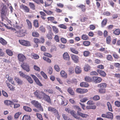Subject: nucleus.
I'll return each mask as SVG.
<instances>
[{
    "label": "nucleus",
    "mask_w": 120,
    "mask_h": 120,
    "mask_svg": "<svg viewBox=\"0 0 120 120\" xmlns=\"http://www.w3.org/2000/svg\"><path fill=\"white\" fill-rule=\"evenodd\" d=\"M23 108L25 111L27 112H30L32 111L31 109L30 108L27 106H24Z\"/></svg>",
    "instance_id": "40"
},
{
    "label": "nucleus",
    "mask_w": 120,
    "mask_h": 120,
    "mask_svg": "<svg viewBox=\"0 0 120 120\" xmlns=\"http://www.w3.org/2000/svg\"><path fill=\"white\" fill-rule=\"evenodd\" d=\"M63 59L69 61L70 60V57L68 53L67 52H64L63 55Z\"/></svg>",
    "instance_id": "16"
},
{
    "label": "nucleus",
    "mask_w": 120,
    "mask_h": 120,
    "mask_svg": "<svg viewBox=\"0 0 120 120\" xmlns=\"http://www.w3.org/2000/svg\"><path fill=\"white\" fill-rule=\"evenodd\" d=\"M45 93L42 91H40L39 90H37L35 91L34 94V95L38 98L41 99L43 95V93Z\"/></svg>",
    "instance_id": "6"
},
{
    "label": "nucleus",
    "mask_w": 120,
    "mask_h": 120,
    "mask_svg": "<svg viewBox=\"0 0 120 120\" xmlns=\"http://www.w3.org/2000/svg\"><path fill=\"white\" fill-rule=\"evenodd\" d=\"M6 78L7 79V80L9 82H11L12 84H14V81H13V79L11 77H10L8 75H6Z\"/></svg>",
    "instance_id": "23"
},
{
    "label": "nucleus",
    "mask_w": 120,
    "mask_h": 120,
    "mask_svg": "<svg viewBox=\"0 0 120 120\" xmlns=\"http://www.w3.org/2000/svg\"><path fill=\"white\" fill-rule=\"evenodd\" d=\"M70 113L76 119L78 118L77 115L75 114L74 111L73 110L71 111Z\"/></svg>",
    "instance_id": "43"
},
{
    "label": "nucleus",
    "mask_w": 120,
    "mask_h": 120,
    "mask_svg": "<svg viewBox=\"0 0 120 120\" xmlns=\"http://www.w3.org/2000/svg\"><path fill=\"white\" fill-rule=\"evenodd\" d=\"M114 65L115 67L118 68V71H120V64L118 63H115Z\"/></svg>",
    "instance_id": "56"
},
{
    "label": "nucleus",
    "mask_w": 120,
    "mask_h": 120,
    "mask_svg": "<svg viewBox=\"0 0 120 120\" xmlns=\"http://www.w3.org/2000/svg\"><path fill=\"white\" fill-rule=\"evenodd\" d=\"M81 38L84 40H88L89 39L88 36L86 34H83Z\"/></svg>",
    "instance_id": "50"
},
{
    "label": "nucleus",
    "mask_w": 120,
    "mask_h": 120,
    "mask_svg": "<svg viewBox=\"0 0 120 120\" xmlns=\"http://www.w3.org/2000/svg\"><path fill=\"white\" fill-rule=\"evenodd\" d=\"M93 99L94 101H97L100 99V97L99 96L96 95L93 97Z\"/></svg>",
    "instance_id": "57"
},
{
    "label": "nucleus",
    "mask_w": 120,
    "mask_h": 120,
    "mask_svg": "<svg viewBox=\"0 0 120 120\" xmlns=\"http://www.w3.org/2000/svg\"><path fill=\"white\" fill-rule=\"evenodd\" d=\"M102 79L100 77L98 76L93 77V82L96 83H100L101 82Z\"/></svg>",
    "instance_id": "13"
},
{
    "label": "nucleus",
    "mask_w": 120,
    "mask_h": 120,
    "mask_svg": "<svg viewBox=\"0 0 120 120\" xmlns=\"http://www.w3.org/2000/svg\"><path fill=\"white\" fill-rule=\"evenodd\" d=\"M21 45L26 46H29L31 45L29 41L24 40H19V41Z\"/></svg>",
    "instance_id": "10"
},
{
    "label": "nucleus",
    "mask_w": 120,
    "mask_h": 120,
    "mask_svg": "<svg viewBox=\"0 0 120 120\" xmlns=\"http://www.w3.org/2000/svg\"><path fill=\"white\" fill-rule=\"evenodd\" d=\"M43 11L47 15H50L53 13L52 11H47L45 10H43Z\"/></svg>",
    "instance_id": "58"
},
{
    "label": "nucleus",
    "mask_w": 120,
    "mask_h": 120,
    "mask_svg": "<svg viewBox=\"0 0 120 120\" xmlns=\"http://www.w3.org/2000/svg\"><path fill=\"white\" fill-rule=\"evenodd\" d=\"M106 58L107 60L109 61H112L113 60V58L112 56L110 55H107Z\"/></svg>",
    "instance_id": "51"
},
{
    "label": "nucleus",
    "mask_w": 120,
    "mask_h": 120,
    "mask_svg": "<svg viewBox=\"0 0 120 120\" xmlns=\"http://www.w3.org/2000/svg\"><path fill=\"white\" fill-rule=\"evenodd\" d=\"M30 116L25 115L23 117L22 120H30Z\"/></svg>",
    "instance_id": "38"
},
{
    "label": "nucleus",
    "mask_w": 120,
    "mask_h": 120,
    "mask_svg": "<svg viewBox=\"0 0 120 120\" xmlns=\"http://www.w3.org/2000/svg\"><path fill=\"white\" fill-rule=\"evenodd\" d=\"M40 13L41 15V18L42 19L45 20L46 18L44 17L46 16V15L45 13L44 12L41 11L40 12Z\"/></svg>",
    "instance_id": "33"
},
{
    "label": "nucleus",
    "mask_w": 120,
    "mask_h": 120,
    "mask_svg": "<svg viewBox=\"0 0 120 120\" xmlns=\"http://www.w3.org/2000/svg\"><path fill=\"white\" fill-rule=\"evenodd\" d=\"M90 67L87 64L85 65L84 67V70L85 71H87L90 70Z\"/></svg>",
    "instance_id": "47"
},
{
    "label": "nucleus",
    "mask_w": 120,
    "mask_h": 120,
    "mask_svg": "<svg viewBox=\"0 0 120 120\" xmlns=\"http://www.w3.org/2000/svg\"><path fill=\"white\" fill-rule=\"evenodd\" d=\"M20 8L22 9L25 13H29L30 11V9L29 7L25 5L22 4L20 6Z\"/></svg>",
    "instance_id": "12"
},
{
    "label": "nucleus",
    "mask_w": 120,
    "mask_h": 120,
    "mask_svg": "<svg viewBox=\"0 0 120 120\" xmlns=\"http://www.w3.org/2000/svg\"><path fill=\"white\" fill-rule=\"evenodd\" d=\"M80 86L81 87H88L89 86V84L88 83L85 82H82L80 83Z\"/></svg>",
    "instance_id": "26"
},
{
    "label": "nucleus",
    "mask_w": 120,
    "mask_h": 120,
    "mask_svg": "<svg viewBox=\"0 0 120 120\" xmlns=\"http://www.w3.org/2000/svg\"><path fill=\"white\" fill-rule=\"evenodd\" d=\"M41 99L48 103H51V100L50 96L46 94L45 93H43V95Z\"/></svg>",
    "instance_id": "7"
},
{
    "label": "nucleus",
    "mask_w": 120,
    "mask_h": 120,
    "mask_svg": "<svg viewBox=\"0 0 120 120\" xmlns=\"http://www.w3.org/2000/svg\"><path fill=\"white\" fill-rule=\"evenodd\" d=\"M22 69L27 72H29L30 71L29 66L26 63H23L21 65Z\"/></svg>",
    "instance_id": "11"
},
{
    "label": "nucleus",
    "mask_w": 120,
    "mask_h": 120,
    "mask_svg": "<svg viewBox=\"0 0 120 120\" xmlns=\"http://www.w3.org/2000/svg\"><path fill=\"white\" fill-rule=\"evenodd\" d=\"M30 76L32 77L36 84L38 86H42L43 85L41 83L39 79L34 75L31 74Z\"/></svg>",
    "instance_id": "9"
},
{
    "label": "nucleus",
    "mask_w": 120,
    "mask_h": 120,
    "mask_svg": "<svg viewBox=\"0 0 120 120\" xmlns=\"http://www.w3.org/2000/svg\"><path fill=\"white\" fill-rule=\"evenodd\" d=\"M32 36L34 37H38L39 36V33L36 32H33L32 33Z\"/></svg>",
    "instance_id": "49"
},
{
    "label": "nucleus",
    "mask_w": 120,
    "mask_h": 120,
    "mask_svg": "<svg viewBox=\"0 0 120 120\" xmlns=\"http://www.w3.org/2000/svg\"><path fill=\"white\" fill-rule=\"evenodd\" d=\"M70 49L71 51L73 53L76 54H78V51L75 49L73 48H71Z\"/></svg>",
    "instance_id": "41"
},
{
    "label": "nucleus",
    "mask_w": 120,
    "mask_h": 120,
    "mask_svg": "<svg viewBox=\"0 0 120 120\" xmlns=\"http://www.w3.org/2000/svg\"><path fill=\"white\" fill-rule=\"evenodd\" d=\"M2 7H3L1 10V16L2 20L3 21L6 14L9 12V10L7 8L6 5H4L3 3H0V11L1 10V8Z\"/></svg>",
    "instance_id": "3"
},
{
    "label": "nucleus",
    "mask_w": 120,
    "mask_h": 120,
    "mask_svg": "<svg viewBox=\"0 0 120 120\" xmlns=\"http://www.w3.org/2000/svg\"><path fill=\"white\" fill-rule=\"evenodd\" d=\"M90 54V52L88 51H85L83 52V55L86 57L89 56Z\"/></svg>",
    "instance_id": "36"
},
{
    "label": "nucleus",
    "mask_w": 120,
    "mask_h": 120,
    "mask_svg": "<svg viewBox=\"0 0 120 120\" xmlns=\"http://www.w3.org/2000/svg\"><path fill=\"white\" fill-rule=\"evenodd\" d=\"M0 43L3 45H5L7 43V41L2 38H0Z\"/></svg>",
    "instance_id": "35"
},
{
    "label": "nucleus",
    "mask_w": 120,
    "mask_h": 120,
    "mask_svg": "<svg viewBox=\"0 0 120 120\" xmlns=\"http://www.w3.org/2000/svg\"><path fill=\"white\" fill-rule=\"evenodd\" d=\"M96 55L97 57L100 58H102L103 57L102 54L100 52L97 53Z\"/></svg>",
    "instance_id": "63"
},
{
    "label": "nucleus",
    "mask_w": 120,
    "mask_h": 120,
    "mask_svg": "<svg viewBox=\"0 0 120 120\" xmlns=\"http://www.w3.org/2000/svg\"><path fill=\"white\" fill-rule=\"evenodd\" d=\"M52 113L54 114V115L58 119H59L60 118V116L58 113V110L56 109L55 108L54 111H53Z\"/></svg>",
    "instance_id": "20"
},
{
    "label": "nucleus",
    "mask_w": 120,
    "mask_h": 120,
    "mask_svg": "<svg viewBox=\"0 0 120 120\" xmlns=\"http://www.w3.org/2000/svg\"><path fill=\"white\" fill-rule=\"evenodd\" d=\"M97 72L101 76L103 77H105L106 75V74L105 72L101 70L97 69Z\"/></svg>",
    "instance_id": "19"
},
{
    "label": "nucleus",
    "mask_w": 120,
    "mask_h": 120,
    "mask_svg": "<svg viewBox=\"0 0 120 120\" xmlns=\"http://www.w3.org/2000/svg\"><path fill=\"white\" fill-rule=\"evenodd\" d=\"M22 27L19 26H16L14 31L16 35L18 37H23L26 34V31L25 29H22Z\"/></svg>",
    "instance_id": "1"
},
{
    "label": "nucleus",
    "mask_w": 120,
    "mask_h": 120,
    "mask_svg": "<svg viewBox=\"0 0 120 120\" xmlns=\"http://www.w3.org/2000/svg\"><path fill=\"white\" fill-rule=\"evenodd\" d=\"M18 58L19 63H22L26 59V58L25 56L21 53H19L18 55Z\"/></svg>",
    "instance_id": "8"
},
{
    "label": "nucleus",
    "mask_w": 120,
    "mask_h": 120,
    "mask_svg": "<svg viewBox=\"0 0 120 120\" xmlns=\"http://www.w3.org/2000/svg\"><path fill=\"white\" fill-rule=\"evenodd\" d=\"M88 19V18L87 17H84L82 18L80 20L82 22H84Z\"/></svg>",
    "instance_id": "59"
},
{
    "label": "nucleus",
    "mask_w": 120,
    "mask_h": 120,
    "mask_svg": "<svg viewBox=\"0 0 120 120\" xmlns=\"http://www.w3.org/2000/svg\"><path fill=\"white\" fill-rule=\"evenodd\" d=\"M78 7L82 9L83 11H85L86 10L85 6L83 4H81L78 6Z\"/></svg>",
    "instance_id": "42"
},
{
    "label": "nucleus",
    "mask_w": 120,
    "mask_h": 120,
    "mask_svg": "<svg viewBox=\"0 0 120 120\" xmlns=\"http://www.w3.org/2000/svg\"><path fill=\"white\" fill-rule=\"evenodd\" d=\"M39 30L42 32L44 33L45 31V28L42 26H41L39 28Z\"/></svg>",
    "instance_id": "52"
},
{
    "label": "nucleus",
    "mask_w": 120,
    "mask_h": 120,
    "mask_svg": "<svg viewBox=\"0 0 120 120\" xmlns=\"http://www.w3.org/2000/svg\"><path fill=\"white\" fill-rule=\"evenodd\" d=\"M67 91L69 94L71 95H74V94L73 90L71 87L68 88L67 89Z\"/></svg>",
    "instance_id": "31"
},
{
    "label": "nucleus",
    "mask_w": 120,
    "mask_h": 120,
    "mask_svg": "<svg viewBox=\"0 0 120 120\" xmlns=\"http://www.w3.org/2000/svg\"><path fill=\"white\" fill-rule=\"evenodd\" d=\"M76 92L79 93L84 94L86 93L88 90L86 89H82L80 88H78L76 89Z\"/></svg>",
    "instance_id": "14"
},
{
    "label": "nucleus",
    "mask_w": 120,
    "mask_h": 120,
    "mask_svg": "<svg viewBox=\"0 0 120 120\" xmlns=\"http://www.w3.org/2000/svg\"><path fill=\"white\" fill-rule=\"evenodd\" d=\"M34 24L35 27L38 28L39 27L38 23V20H34Z\"/></svg>",
    "instance_id": "48"
},
{
    "label": "nucleus",
    "mask_w": 120,
    "mask_h": 120,
    "mask_svg": "<svg viewBox=\"0 0 120 120\" xmlns=\"http://www.w3.org/2000/svg\"><path fill=\"white\" fill-rule=\"evenodd\" d=\"M29 5L30 8L33 10L35 9V6L34 4L30 2L29 4Z\"/></svg>",
    "instance_id": "53"
},
{
    "label": "nucleus",
    "mask_w": 120,
    "mask_h": 120,
    "mask_svg": "<svg viewBox=\"0 0 120 120\" xmlns=\"http://www.w3.org/2000/svg\"><path fill=\"white\" fill-rule=\"evenodd\" d=\"M48 73L49 75H51L52 72V69L51 67H49L48 70Z\"/></svg>",
    "instance_id": "62"
},
{
    "label": "nucleus",
    "mask_w": 120,
    "mask_h": 120,
    "mask_svg": "<svg viewBox=\"0 0 120 120\" xmlns=\"http://www.w3.org/2000/svg\"><path fill=\"white\" fill-rule=\"evenodd\" d=\"M74 107L75 109L77 110V112L78 114L82 118H86L89 116V115H88L83 114L80 112L81 111V109L77 105L74 106Z\"/></svg>",
    "instance_id": "5"
},
{
    "label": "nucleus",
    "mask_w": 120,
    "mask_h": 120,
    "mask_svg": "<svg viewBox=\"0 0 120 120\" xmlns=\"http://www.w3.org/2000/svg\"><path fill=\"white\" fill-rule=\"evenodd\" d=\"M90 44V41H85L83 42V45L85 46H89Z\"/></svg>",
    "instance_id": "46"
},
{
    "label": "nucleus",
    "mask_w": 120,
    "mask_h": 120,
    "mask_svg": "<svg viewBox=\"0 0 120 120\" xmlns=\"http://www.w3.org/2000/svg\"><path fill=\"white\" fill-rule=\"evenodd\" d=\"M113 34L115 35H118L120 34V29H116L115 30H113Z\"/></svg>",
    "instance_id": "25"
},
{
    "label": "nucleus",
    "mask_w": 120,
    "mask_h": 120,
    "mask_svg": "<svg viewBox=\"0 0 120 120\" xmlns=\"http://www.w3.org/2000/svg\"><path fill=\"white\" fill-rule=\"evenodd\" d=\"M6 52L7 54L9 56H12L13 55L12 52L9 49H7L6 50Z\"/></svg>",
    "instance_id": "37"
},
{
    "label": "nucleus",
    "mask_w": 120,
    "mask_h": 120,
    "mask_svg": "<svg viewBox=\"0 0 120 120\" xmlns=\"http://www.w3.org/2000/svg\"><path fill=\"white\" fill-rule=\"evenodd\" d=\"M75 71L76 74H79L81 72L80 68L78 66H76L75 69Z\"/></svg>",
    "instance_id": "27"
},
{
    "label": "nucleus",
    "mask_w": 120,
    "mask_h": 120,
    "mask_svg": "<svg viewBox=\"0 0 120 120\" xmlns=\"http://www.w3.org/2000/svg\"><path fill=\"white\" fill-rule=\"evenodd\" d=\"M88 100V98L87 97H85L84 98L81 99L80 100V101L82 103L85 102L86 101Z\"/></svg>",
    "instance_id": "60"
},
{
    "label": "nucleus",
    "mask_w": 120,
    "mask_h": 120,
    "mask_svg": "<svg viewBox=\"0 0 120 120\" xmlns=\"http://www.w3.org/2000/svg\"><path fill=\"white\" fill-rule=\"evenodd\" d=\"M107 105L109 111L112 112V106L110 103L109 102H108L107 103Z\"/></svg>",
    "instance_id": "45"
},
{
    "label": "nucleus",
    "mask_w": 120,
    "mask_h": 120,
    "mask_svg": "<svg viewBox=\"0 0 120 120\" xmlns=\"http://www.w3.org/2000/svg\"><path fill=\"white\" fill-rule=\"evenodd\" d=\"M72 60L75 63H78L79 62V57L76 55H73L71 56Z\"/></svg>",
    "instance_id": "15"
},
{
    "label": "nucleus",
    "mask_w": 120,
    "mask_h": 120,
    "mask_svg": "<svg viewBox=\"0 0 120 120\" xmlns=\"http://www.w3.org/2000/svg\"><path fill=\"white\" fill-rule=\"evenodd\" d=\"M31 103L35 107L38 109L39 110L42 112L43 111V109L41 105V104L38 101L33 100L31 101Z\"/></svg>",
    "instance_id": "4"
},
{
    "label": "nucleus",
    "mask_w": 120,
    "mask_h": 120,
    "mask_svg": "<svg viewBox=\"0 0 120 120\" xmlns=\"http://www.w3.org/2000/svg\"><path fill=\"white\" fill-rule=\"evenodd\" d=\"M107 84L106 83L103 82L99 83L97 85V86L99 88L98 90V93L101 94H104L106 92V88Z\"/></svg>",
    "instance_id": "2"
},
{
    "label": "nucleus",
    "mask_w": 120,
    "mask_h": 120,
    "mask_svg": "<svg viewBox=\"0 0 120 120\" xmlns=\"http://www.w3.org/2000/svg\"><path fill=\"white\" fill-rule=\"evenodd\" d=\"M27 80L31 84H32L33 82V80H32L31 78L27 75L26 76V78Z\"/></svg>",
    "instance_id": "39"
},
{
    "label": "nucleus",
    "mask_w": 120,
    "mask_h": 120,
    "mask_svg": "<svg viewBox=\"0 0 120 120\" xmlns=\"http://www.w3.org/2000/svg\"><path fill=\"white\" fill-rule=\"evenodd\" d=\"M68 72L70 74H71L73 73L74 72L73 68L72 67H70L68 69Z\"/></svg>",
    "instance_id": "44"
},
{
    "label": "nucleus",
    "mask_w": 120,
    "mask_h": 120,
    "mask_svg": "<svg viewBox=\"0 0 120 120\" xmlns=\"http://www.w3.org/2000/svg\"><path fill=\"white\" fill-rule=\"evenodd\" d=\"M115 105L118 107H120V102L118 101H116L115 102Z\"/></svg>",
    "instance_id": "64"
},
{
    "label": "nucleus",
    "mask_w": 120,
    "mask_h": 120,
    "mask_svg": "<svg viewBox=\"0 0 120 120\" xmlns=\"http://www.w3.org/2000/svg\"><path fill=\"white\" fill-rule=\"evenodd\" d=\"M52 29L53 31L55 34H57L59 31L58 29L56 26H52Z\"/></svg>",
    "instance_id": "28"
},
{
    "label": "nucleus",
    "mask_w": 120,
    "mask_h": 120,
    "mask_svg": "<svg viewBox=\"0 0 120 120\" xmlns=\"http://www.w3.org/2000/svg\"><path fill=\"white\" fill-rule=\"evenodd\" d=\"M6 83L7 84V86L10 90L13 91L15 90V87L14 86H13L11 85L9 82H8V81H6Z\"/></svg>",
    "instance_id": "17"
},
{
    "label": "nucleus",
    "mask_w": 120,
    "mask_h": 120,
    "mask_svg": "<svg viewBox=\"0 0 120 120\" xmlns=\"http://www.w3.org/2000/svg\"><path fill=\"white\" fill-rule=\"evenodd\" d=\"M92 79L93 77L91 78L89 76H86L84 78L85 81L87 82H93Z\"/></svg>",
    "instance_id": "22"
},
{
    "label": "nucleus",
    "mask_w": 120,
    "mask_h": 120,
    "mask_svg": "<svg viewBox=\"0 0 120 120\" xmlns=\"http://www.w3.org/2000/svg\"><path fill=\"white\" fill-rule=\"evenodd\" d=\"M14 79L18 85H22L23 83V81L18 77H15Z\"/></svg>",
    "instance_id": "18"
},
{
    "label": "nucleus",
    "mask_w": 120,
    "mask_h": 120,
    "mask_svg": "<svg viewBox=\"0 0 120 120\" xmlns=\"http://www.w3.org/2000/svg\"><path fill=\"white\" fill-rule=\"evenodd\" d=\"M60 74L62 77L64 78H67V74L64 71H61L60 72Z\"/></svg>",
    "instance_id": "29"
},
{
    "label": "nucleus",
    "mask_w": 120,
    "mask_h": 120,
    "mask_svg": "<svg viewBox=\"0 0 120 120\" xmlns=\"http://www.w3.org/2000/svg\"><path fill=\"white\" fill-rule=\"evenodd\" d=\"M48 21L51 22L52 23L56 24L57 23V22L54 20L55 18L53 17H48L47 18Z\"/></svg>",
    "instance_id": "21"
},
{
    "label": "nucleus",
    "mask_w": 120,
    "mask_h": 120,
    "mask_svg": "<svg viewBox=\"0 0 120 120\" xmlns=\"http://www.w3.org/2000/svg\"><path fill=\"white\" fill-rule=\"evenodd\" d=\"M106 42L107 44H109L111 41V37L109 36L106 39Z\"/></svg>",
    "instance_id": "54"
},
{
    "label": "nucleus",
    "mask_w": 120,
    "mask_h": 120,
    "mask_svg": "<svg viewBox=\"0 0 120 120\" xmlns=\"http://www.w3.org/2000/svg\"><path fill=\"white\" fill-rule=\"evenodd\" d=\"M43 59L49 63H50L51 62V60L47 57H43Z\"/></svg>",
    "instance_id": "61"
},
{
    "label": "nucleus",
    "mask_w": 120,
    "mask_h": 120,
    "mask_svg": "<svg viewBox=\"0 0 120 120\" xmlns=\"http://www.w3.org/2000/svg\"><path fill=\"white\" fill-rule=\"evenodd\" d=\"M107 21L108 20L107 19H103L101 23V25L102 27H103L106 25Z\"/></svg>",
    "instance_id": "34"
},
{
    "label": "nucleus",
    "mask_w": 120,
    "mask_h": 120,
    "mask_svg": "<svg viewBox=\"0 0 120 120\" xmlns=\"http://www.w3.org/2000/svg\"><path fill=\"white\" fill-rule=\"evenodd\" d=\"M19 74L20 76L22 78H26V76H27V75L23 73V72L21 71H19Z\"/></svg>",
    "instance_id": "55"
},
{
    "label": "nucleus",
    "mask_w": 120,
    "mask_h": 120,
    "mask_svg": "<svg viewBox=\"0 0 120 120\" xmlns=\"http://www.w3.org/2000/svg\"><path fill=\"white\" fill-rule=\"evenodd\" d=\"M107 118L112 119L113 117V115L112 113L110 112L106 113Z\"/></svg>",
    "instance_id": "30"
},
{
    "label": "nucleus",
    "mask_w": 120,
    "mask_h": 120,
    "mask_svg": "<svg viewBox=\"0 0 120 120\" xmlns=\"http://www.w3.org/2000/svg\"><path fill=\"white\" fill-rule=\"evenodd\" d=\"M4 103L6 105H10L13 104L12 101L9 100H6L4 101Z\"/></svg>",
    "instance_id": "32"
},
{
    "label": "nucleus",
    "mask_w": 120,
    "mask_h": 120,
    "mask_svg": "<svg viewBox=\"0 0 120 120\" xmlns=\"http://www.w3.org/2000/svg\"><path fill=\"white\" fill-rule=\"evenodd\" d=\"M26 22L27 25V28L28 29H32V26L31 22L28 19L26 20Z\"/></svg>",
    "instance_id": "24"
}]
</instances>
